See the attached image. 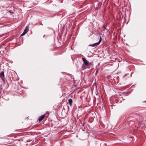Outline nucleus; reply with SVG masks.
I'll return each instance as SVG.
<instances>
[{
    "mask_svg": "<svg viewBox=\"0 0 146 146\" xmlns=\"http://www.w3.org/2000/svg\"><path fill=\"white\" fill-rule=\"evenodd\" d=\"M82 59L84 63L83 64L82 66V68L83 69L86 68V67L89 65V62L88 60H86L84 58H82Z\"/></svg>",
    "mask_w": 146,
    "mask_h": 146,
    "instance_id": "f257e3e1",
    "label": "nucleus"
},
{
    "mask_svg": "<svg viewBox=\"0 0 146 146\" xmlns=\"http://www.w3.org/2000/svg\"><path fill=\"white\" fill-rule=\"evenodd\" d=\"M102 39V38L101 36H100L99 40L98 42L95 43H94L92 44H91L89 45V46L94 47V46H95L98 45L100 44L101 42V41Z\"/></svg>",
    "mask_w": 146,
    "mask_h": 146,
    "instance_id": "f03ea898",
    "label": "nucleus"
},
{
    "mask_svg": "<svg viewBox=\"0 0 146 146\" xmlns=\"http://www.w3.org/2000/svg\"><path fill=\"white\" fill-rule=\"evenodd\" d=\"M0 77L3 80H5V75L4 72L3 71H1L0 73Z\"/></svg>",
    "mask_w": 146,
    "mask_h": 146,
    "instance_id": "7ed1b4c3",
    "label": "nucleus"
},
{
    "mask_svg": "<svg viewBox=\"0 0 146 146\" xmlns=\"http://www.w3.org/2000/svg\"><path fill=\"white\" fill-rule=\"evenodd\" d=\"M45 116V114L43 115L40 116L38 118V120L40 122L42 121L43 119L44 118Z\"/></svg>",
    "mask_w": 146,
    "mask_h": 146,
    "instance_id": "20e7f679",
    "label": "nucleus"
},
{
    "mask_svg": "<svg viewBox=\"0 0 146 146\" xmlns=\"http://www.w3.org/2000/svg\"><path fill=\"white\" fill-rule=\"evenodd\" d=\"M72 100L71 99H69L68 100V102L70 106H71L72 103Z\"/></svg>",
    "mask_w": 146,
    "mask_h": 146,
    "instance_id": "39448f33",
    "label": "nucleus"
},
{
    "mask_svg": "<svg viewBox=\"0 0 146 146\" xmlns=\"http://www.w3.org/2000/svg\"><path fill=\"white\" fill-rule=\"evenodd\" d=\"M28 29H27V27H26L25 28L24 32H25V33H27L28 31Z\"/></svg>",
    "mask_w": 146,
    "mask_h": 146,
    "instance_id": "423d86ee",
    "label": "nucleus"
},
{
    "mask_svg": "<svg viewBox=\"0 0 146 146\" xmlns=\"http://www.w3.org/2000/svg\"><path fill=\"white\" fill-rule=\"evenodd\" d=\"M26 33H25V32H23V33H22L21 35V36H23Z\"/></svg>",
    "mask_w": 146,
    "mask_h": 146,
    "instance_id": "0eeeda50",
    "label": "nucleus"
},
{
    "mask_svg": "<svg viewBox=\"0 0 146 146\" xmlns=\"http://www.w3.org/2000/svg\"><path fill=\"white\" fill-rule=\"evenodd\" d=\"M98 70L97 69V70H96V74H97V73H98Z\"/></svg>",
    "mask_w": 146,
    "mask_h": 146,
    "instance_id": "6e6552de",
    "label": "nucleus"
},
{
    "mask_svg": "<svg viewBox=\"0 0 146 146\" xmlns=\"http://www.w3.org/2000/svg\"><path fill=\"white\" fill-rule=\"evenodd\" d=\"M101 3H99V4H98V5H101Z\"/></svg>",
    "mask_w": 146,
    "mask_h": 146,
    "instance_id": "1a4fd4ad",
    "label": "nucleus"
}]
</instances>
